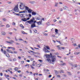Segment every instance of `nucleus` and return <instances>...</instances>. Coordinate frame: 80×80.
Wrapping results in <instances>:
<instances>
[{"label":"nucleus","mask_w":80,"mask_h":80,"mask_svg":"<svg viewBox=\"0 0 80 80\" xmlns=\"http://www.w3.org/2000/svg\"><path fill=\"white\" fill-rule=\"evenodd\" d=\"M34 21H35V18H32L30 20L27 21V22L29 24H32V23H34L35 24L37 22V21H35L34 22Z\"/></svg>","instance_id":"f257e3e1"},{"label":"nucleus","mask_w":80,"mask_h":80,"mask_svg":"<svg viewBox=\"0 0 80 80\" xmlns=\"http://www.w3.org/2000/svg\"><path fill=\"white\" fill-rule=\"evenodd\" d=\"M19 7V8L20 9H21V10H23V9H24V8H25V7L27 6H25V4L23 3L22 2H20Z\"/></svg>","instance_id":"f03ea898"},{"label":"nucleus","mask_w":80,"mask_h":80,"mask_svg":"<svg viewBox=\"0 0 80 80\" xmlns=\"http://www.w3.org/2000/svg\"><path fill=\"white\" fill-rule=\"evenodd\" d=\"M25 10H27L28 13H32L33 12V10L29 8L28 7H25Z\"/></svg>","instance_id":"7ed1b4c3"},{"label":"nucleus","mask_w":80,"mask_h":80,"mask_svg":"<svg viewBox=\"0 0 80 80\" xmlns=\"http://www.w3.org/2000/svg\"><path fill=\"white\" fill-rule=\"evenodd\" d=\"M14 10L15 12H19V11L18 8V5L15 7L14 9Z\"/></svg>","instance_id":"20e7f679"},{"label":"nucleus","mask_w":80,"mask_h":80,"mask_svg":"<svg viewBox=\"0 0 80 80\" xmlns=\"http://www.w3.org/2000/svg\"><path fill=\"white\" fill-rule=\"evenodd\" d=\"M58 29H55V32L56 33H55V35H57V36H58L57 37H56V38H58V37H59V35H60V34H59V33H58Z\"/></svg>","instance_id":"39448f33"},{"label":"nucleus","mask_w":80,"mask_h":80,"mask_svg":"<svg viewBox=\"0 0 80 80\" xmlns=\"http://www.w3.org/2000/svg\"><path fill=\"white\" fill-rule=\"evenodd\" d=\"M2 52L3 53L4 55H5L7 57H10V56H9V54H6L7 52L6 51H5V50H3Z\"/></svg>","instance_id":"423d86ee"},{"label":"nucleus","mask_w":80,"mask_h":80,"mask_svg":"<svg viewBox=\"0 0 80 80\" xmlns=\"http://www.w3.org/2000/svg\"><path fill=\"white\" fill-rule=\"evenodd\" d=\"M56 58V57L55 56H53V57L52 58V62H55V61L56 60V59H55Z\"/></svg>","instance_id":"0eeeda50"},{"label":"nucleus","mask_w":80,"mask_h":80,"mask_svg":"<svg viewBox=\"0 0 80 80\" xmlns=\"http://www.w3.org/2000/svg\"><path fill=\"white\" fill-rule=\"evenodd\" d=\"M26 15L24 13L20 14V16L21 18H25L26 17Z\"/></svg>","instance_id":"6e6552de"},{"label":"nucleus","mask_w":80,"mask_h":80,"mask_svg":"<svg viewBox=\"0 0 80 80\" xmlns=\"http://www.w3.org/2000/svg\"><path fill=\"white\" fill-rule=\"evenodd\" d=\"M30 20V18H22L21 19V20L22 21H23V22H25L26 21H27V20Z\"/></svg>","instance_id":"1a4fd4ad"},{"label":"nucleus","mask_w":80,"mask_h":80,"mask_svg":"<svg viewBox=\"0 0 80 80\" xmlns=\"http://www.w3.org/2000/svg\"><path fill=\"white\" fill-rule=\"evenodd\" d=\"M43 51L46 52V53H49L50 52V51L48 50L46 48H44Z\"/></svg>","instance_id":"9d476101"},{"label":"nucleus","mask_w":80,"mask_h":80,"mask_svg":"<svg viewBox=\"0 0 80 80\" xmlns=\"http://www.w3.org/2000/svg\"><path fill=\"white\" fill-rule=\"evenodd\" d=\"M61 63L60 64V65L61 66H63L66 65V63H65L63 62L62 61H61Z\"/></svg>","instance_id":"9b49d317"},{"label":"nucleus","mask_w":80,"mask_h":80,"mask_svg":"<svg viewBox=\"0 0 80 80\" xmlns=\"http://www.w3.org/2000/svg\"><path fill=\"white\" fill-rule=\"evenodd\" d=\"M31 28H34V27H36V26L35 25V24L33 23L31 25Z\"/></svg>","instance_id":"f8f14e48"},{"label":"nucleus","mask_w":80,"mask_h":80,"mask_svg":"<svg viewBox=\"0 0 80 80\" xmlns=\"http://www.w3.org/2000/svg\"><path fill=\"white\" fill-rule=\"evenodd\" d=\"M47 56L48 57V58H49L50 57V56H51V57H52V54L51 53H50V55L47 54L46 55L47 58Z\"/></svg>","instance_id":"ddd939ff"},{"label":"nucleus","mask_w":80,"mask_h":80,"mask_svg":"<svg viewBox=\"0 0 80 80\" xmlns=\"http://www.w3.org/2000/svg\"><path fill=\"white\" fill-rule=\"evenodd\" d=\"M42 21L41 20L39 22H37V23H38V25H41L42 24Z\"/></svg>","instance_id":"4468645a"},{"label":"nucleus","mask_w":80,"mask_h":80,"mask_svg":"<svg viewBox=\"0 0 80 80\" xmlns=\"http://www.w3.org/2000/svg\"><path fill=\"white\" fill-rule=\"evenodd\" d=\"M2 34L3 35V36H5L6 35V32H1Z\"/></svg>","instance_id":"2eb2a0df"},{"label":"nucleus","mask_w":80,"mask_h":80,"mask_svg":"<svg viewBox=\"0 0 80 80\" xmlns=\"http://www.w3.org/2000/svg\"><path fill=\"white\" fill-rule=\"evenodd\" d=\"M32 15H36V14H37V13L35 12H32Z\"/></svg>","instance_id":"dca6fc26"},{"label":"nucleus","mask_w":80,"mask_h":80,"mask_svg":"<svg viewBox=\"0 0 80 80\" xmlns=\"http://www.w3.org/2000/svg\"><path fill=\"white\" fill-rule=\"evenodd\" d=\"M30 3H31V4H33L35 3V1H30L29 2Z\"/></svg>","instance_id":"f3484780"},{"label":"nucleus","mask_w":80,"mask_h":80,"mask_svg":"<svg viewBox=\"0 0 80 80\" xmlns=\"http://www.w3.org/2000/svg\"><path fill=\"white\" fill-rule=\"evenodd\" d=\"M79 48H80V45H78V47H76L75 49H79Z\"/></svg>","instance_id":"a211bd4d"},{"label":"nucleus","mask_w":80,"mask_h":80,"mask_svg":"<svg viewBox=\"0 0 80 80\" xmlns=\"http://www.w3.org/2000/svg\"><path fill=\"white\" fill-rule=\"evenodd\" d=\"M63 9L64 10H68V8H67V7L65 6L64 7Z\"/></svg>","instance_id":"6ab92c4d"},{"label":"nucleus","mask_w":80,"mask_h":80,"mask_svg":"<svg viewBox=\"0 0 80 80\" xmlns=\"http://www.w3.org/2000/svg\"><path fill=\"white\" fill-rule=\"evenodd\" d=\"M7 51V52H9L10 53V52H11V50H9L8 49H7L6 50Z\"/></svg>","instance_id":"aec40b11"},{"label":"nucleus","mask_w":80,"mask_h":80,"mask_svg":"<svg viewBox=\"0 0 80 80\" xmlns=\"http://www.w3.org/2000/svg\"><path fill=\"white\" fill-rule=\"evenodd\" d=\"M21 32H22V34H27V33H25V32H24L23 31H21Z\"/></svg>","instance_id":"412c9836"},{"label":"nucleus","mask_w":80,"mask_h":80,"mask_svg":"<svg viewBox=\"0 0 80 80\" xmlns=\"http://www.w3.org/2000/svg\"><path fill=\"white\" fill-rule=\"evenodd\" d=\"M10 26L8 24H7L6 25V28H9L10 27Z\"/></svg>","instance_id":"4be33fe9"},{"label":"nucleus","mask_w":80,"mask_h":80,"mask_svg":"<svg viewBox=\"0 0 80 80\" xmlns=\"http://www.w3.org/2000/svg\"><path fill=\"white\" fill-rule=\"evenodd\" d=\"M14 70L15 71H17V70H18V68H14Z\"/></svg>","instance_id":"5701e85b"},{"label":"nucleus","mask_w":80,"mask_h":80,"mask_svg":"<svg viewBox=\"0 0 80 80\" xmlns=\"http://www.w3.org/2000/svg\"><path fill=\"white\" fill-rule=\"evenodd\" d=\"M47 61H48V62H49L50 63V62H51V60L49 59H47Z\"/></svg>","instance_id":"b1692460"},{"label":"nucleus","mask_w":80,"mask_h":80,"mask_svg":"<svg viewBox=\"0 0 80 80\" xmlns=\"http://www.w3.org/2000/svg\"><path fill=\"white\" fill-rule=\"evenodd\" d=\"M73 67L74 68H75V67H78V66L77 65L75 64L73 66Z\"/></svg>","instance_id":"393cba45"},{"label":"nucleus","mask_w":80,"mask_h":80,"mask_svg":"<svg viewBox=\"0 0 80 80\" xmlns=\"http://www.w3.org/2000/svg\"><path fill=\"white\" fill-rule=\"evenodd\" d=\"M46 47L48 50H50V47H49L46 46Z\"/></svg>","instance_id":"a878e982"},{"label":"nucleus","mask_w":80,"mask_h":80,"mask_svg":"<svg viewBox=\"0 0 80 80\" xmlns=\"http://www.w3.org/2000/svg\"><path fill=\"white\" fill-rule=\"evenodd\" d=\"M60 73H64V72H63V70H61V72H60Z\"/></svg>","instance_id":"bb28decb"},{"label":"nucleus","mask_w":80,"mask_h":80,"mask_svg":"<svg viewBox=\"0 0 80 80\" xmlns=\"http://www.w3.org/2000/svg\"><path fill=\"white\" fill-rule=\"evenodd\" d=\"M27 10H25L23 11V13H27Z\"/></svg>","instance_id":"cd10ccee"},{"label":"nucleus","mask_w":80,"mask_h":80,"mask_svg":"<svg viewBox=\"0 0 80 80\" xmlns=\"http://www.w3.org/2000/svg\"><path fill=\"white\" fill-rule=\"evenodd\" d=\"M20 27H22V28H24V27L23 26V25H22V24L20 25Z\"/></svg>","instance_id":"c85d7f7f"},{"label":"nucleus","mask_w":80,"mask_h":80,"mask_svg":"<svg viewBox=\"0 0 80 80\" xmlns=\"http://www.w3.org/2000/svg\"><path fill=\"white\" fill-rule=\"evenodd\" d=\"M58 5V3H56L54 7H57Z\"/></svg>","instance_id":"c756f323"},{"label":"nucleus","mask_w":80,"mask_h":80,"mask_svg":"<svg viewBox=\"0 0 80 80\" xmlns=\"http://www.w3.org/2000/svg\"><path fill=\"white\" fill-rule=\"evenodd\" d=\"M57 47H58V48L59 50H60V48H60V46L58 45L57 46Z\"/></svg>","instance_id":"7c9ffc66"},{"label":"nucleus","mask_w":80,"mask_h":80,"mask_svg":"<svg viewBox=\"0 0 80 80\" xmlns=\"http://www.w3.org/2000/svg\"><path fill=\"white\" fill-rule=\"evenodd\" d=\"M1 47L2 48H6V47H5V46L3 45H1Z\"/></svg>","instance_id":"2f4dec72"},{"label":"nucleus","mask_w":80,"mask_h":80,"mask_svg":"<svg viewBox=\"0 0 80 80\" xmlns=\"http://www.w3.org/2000/svg\"><path fill=\"white\" fill-rule=\"evenodd\" d=\"M10 43H11V44H12V43H13L14 42V41L13 40H11L10 42Z\"/></svg>","instance_id":"473e14b6"},{"label":"nucleus","mask_w":80,"mask_h":80,"mask_svg":"<svg viewBox=\"0 0 80 80\" xmlns=\"http://www.w3.org/2000/svg\"><path fill=\"white\" fill-rule=\"evenodd\" d=\"M2 20H3V21H7V19H5V18H2Z\"/></svg>","instance_id":"72a5a7b5"},{"label":"nucleus","mask_w":80,"mask_h":80,"mask_svg":"<svg viewBox=\"0 0 80 80\" xmlns=\"http://www.w3.org/2000/svg\"><path fill=\"white\" fill-rule=\"evenodd\" d=\"M31 17H32V15L30 14H29L28 17H29V18H31Z\"/></svg>","instance_id":"f704fd0d"},{"label":"nucleus","mask_w":80,"mask_h":80,"mask_svg":"<svg viewBox=\"0 0 80 80\" xmlns=\"http://www.w3.org/2000/svg\"><path fill=\"white\" fill-rule=\"evenodd\" d=\"M52 12H55V9H52Z\"/></svg>","instance_id":"c9c22d12"},{"label":"nucleus","mask_w":80,"mask_h":80,"mask_svg":"<svg viewBox=\"0 0 80 80\" xmlns=\"http://www.w3.org/2000/svg\"><path fill=\"white\" fill-rule=\"evenodd\" d=\"M71 40L72 42H74L75 39H73V38H72L71 39Z\"/></svg>","instance_id":"e433bc0d"},{"label":"nucleus","mask_w":80,"mask_h":80,"mask_svg":"<svg viewBox=\"0 0 80 80\" xmlns=\"http://www.w3.org/2000/svg\"><path fill=\"white\" fill-rule=\"evenodd\" d=\"M68 73V75H71V73H70V72H67Z\"/></svg>","instance_id":"4c0bfd02"},{"label":"nucleus","mask_w":80,"mask_h":80,"mask_svg":"<svg viewBox=\"0 0 80 80\" xmlns=\"http://www.w3.org/2000/svg\"><path fill=\"white\" fill-rule=\"evenodd\" d=\"M30 66H31V68H32V69H35V68L32 67V65H30Z\"/></svg>","instance_id":"58836bf2"},{"label":"nucleus","mask_w":80,"mask_h":80,"mask_svg":"<svg viewBox=\"0 0 80 80\" xmlns=\"http://www.w3.org/2000/svg\"><path fill=\"white\" fill-rule=\"evenodd\" d=\"M59 43H60V45H63V43H61L60 42V41H59Z\"/></svg>","instance_id":"ea45409f"},{"label":"nucleus","mask_w":80,"mask_h":80,"mask_svg":"<svg viewBox=\"0 0 80 80\" xmlns=\"http://www.w3.org/2000/svg\"><path fill=\"white\" fill-rule=\"evenodd\" d=\"M60 12H62V11H63V9L62 8H60Z\"/></svg>","instance_id":"a19ab883"},{"label":"nucleus","mask_w":80,"mask_h":80,"mask_svg":"<svg viewBox=\"0 0 80 80\" xmlns=\"http://www.w3.org/2000/svg\"><path fill=\"white\" fill-rule=\"evenodd\" d=\"M30 52H32L33 53H35V52H33L32 51H30Z\"/></svg>","instance_id":"79ce46f5"},{"label":"nucleus","mask_w":80,"mask_h":80,"mask_svg":"<svg viewBox=\"0 0 80 80\" xmlns=\"http://www.w3.org/2000/svg\"><path fill=\"white\" fill-rule=\"evenodd\" d=\"M31 61H33L34 59L33 58H30Z\"/></svg>","instance_id":"37998d69"},{"label":"nucleus","mask_w":80,"mask_h":80,"mask_svg":"<svg viewBox=\"0 0 80 80\" xmlns=\"http://www.w3.org/2000/svg\"><path fill=\"white\" fill-rule=\"evenodd\" d=\"M7 3H8V4H10V3H12V2H8Z\"/></svg>","instance_id":"c03bdc74"},{"label":"nucleus","mask_w":80,"mask_h":80,"mask_svg":"<svg viewBox=\"0 0 80 80\" xmlns=\"http://www.w3.org/2000/svg\"><path fill=\"white\" fill-rule=\"evenodd\" d=\"M55 72H56V74H58V72L57 71H55Z\"/></svg>","instance_id":"a18cd8bd"},{"label":"nucleus","mask_w":80,"mask_h":80,"mask_svg":"<svg viewBox=\"0 0 80 80\" xmlns=\"http://www.w3.org/2000/svg\"><path fill=\"white\" fill-rule=\"evenodd\" d=\"M14 53H17L18 52H17V51H14Z\"/></svg>","instance_id":"49530a36"},{"label":"nucleus","mask_w":80,"mask_h":80,"mask_svg":"<svg viewBox=\"0 0 80 80\" xmlns=\"http://www.w3.org/2000/svg\"><path fill=\"white\" fill-rule=\"evenodd\" d=\"M12 50H15V48L12 47Z\"/></svg>","instance_id":"de8ad7c7"},{"label":"nucleus","mask_w":80,"mask_h":80,"mask_svg":"<svg viewBox=\"0 0 80 80\" xmlns=\"http://www.w3.org/2000/svg\"><path fill=\"white\" fill-rule=\"evenodd\" d=\"M34 32L36 33H37V30L35 29L34 30Z\"/></svg>","instance_id":"09e8293b"},{"label":"nucleus","mask_w":80,"mask_h":80,"mask_svg":"<svg viewBox=\"0 0 80 80\" xmlns=\"http://www.w3.org/2000/svg\"><path fill=\"white\" fill-rule=\"evenodd\" d=\"M12 25H16L15 23L13 22L12 23Z\"/></svg>","instance_id":"8fccbe9b"},{"label":"nucleus","mask_w":80,"mask_h":80,"mask_svg":"<svg viewBox=\"0 0 80 80\" xmlns=\"http://www.w3.org/2000/svg\"><path fill=\"white\" fill-rule=\"evenodd\" d=\"M13 78V79H14L15 80H17V79L16 78H15V77H13V78Z\"/></svg>","instance_id":"3c124183"},{"label":"nucleus","mask_w":80,"mask_h":80,"mask_svg":"<svg viewBox=\"0 0 80 80\" xmlns=\"http://www.w3.org/2000/svg\"><path fill=\"white\" fill-rule=\"evenodd\" d=\"M37 66L38 67H40V64H39L38 65H37Z\"/></svg>","instance_id":"603ef678"},{"label":"nucleus","mask_w":80,"mask_h":80,"mask_svg":"<svg viewBox=\"0 0 80 80\" xmlns=\"http://www.w3.org/2000/svg\"><path fill=\"white\" fill-rule=\"evenodd\" d=\"M62 49V50H65V47H62L61 48Z\"/></svg>","instance_id":"864d4df0"},{"label":"nucleus","mask_w":80,"mask_h":80,"mask_svg":"<svg viewBox=\"0 0 80 80\" xmlns=\"http://www.w3.org/2000/svg\"><path fill=\"white\" fill-rule=\"evenodd\" d=\"M23 42H24V43H28V42H27L26 41H23Z\"/></svg>","instance_id":"5fc2aeb1"},{"label":"nucleus","mask_w":80,"mask_h":80,"mask_svg":"<svg viewBox=\"0 0 80 80\" xmlns=\"http://www.w3.org/2000/svg\"><path fill=\"white\" fill-rule=\"evenodd\" d=\"M38 61H39V62H42V60L39 59L38 60Z\"/></svg>","instance_id":"6e6d98bb"},{"label":"nucleus","mask_w":80,"mask_h":80,"mask_svg":"<svg viewBox=\"0 0 80 80\" xmlns=\"http://www.w3.org/2000/svg\"><path fill=\"white\" fill-rule=\"evenodd\" d=\"M21 63H22V64H23V63H24V61H21Z\"/></svg>","instance_id":"4d7b16f0"},{"label":"nucleus","mask_w":80,"mask_h":80,"mask_svg":"<svg viewBox=\"0 0 80 80\" xmlns=\"http://www.w3.org/2000/svg\"><path fill=\"white\" fill-rule=\"evenodd\" d=\"M13 61H17V59L14 58L13 59Z\"/></svg>","instance_id":"13d9d810"},{"label":"nucleus","mask_w":80,"mask_h":80,"mask_svg":"<svg viewBox=\"0 0 80 80\" xmlns=\"http://www.w3.org/2000/svg\"><path fill=\"white\" fill-rule=\"evenodd\" d=\"M6 42L7 43H10V44H11V43L10 42L7 41Z\"/></svg>","instance_id":"bf43d9fd"},{"label":"nucleus","mask_w":80,"mask_h":80,"mask_svg":"<svg viewBox=\"0 0 80 80\" xmlns=\"http://www.w3.org/2000/svg\"><path fill=\"white\" fill-rule=\"evenodd\" d=\"M57 77L58 78H60V75H58L57 76Z\"/></svg>","instance_id":"052dcab7"},{"label":"nucleus","mask_w":80,"mask_h":80,"mask_svg":"<svg viewBox=\"0 0 80 80\" xmlns=\"http://www.w3.org/2000/svg\"><path fill=\"white\" fill-rule=\"evenodd\" d=\"M73 46H74V47L76 45V43H74L73 44Z\"/></svg>","instance_id":"680f3d73"},{"label":"nucleus","mask_w":80,"mask_h":80,"mask_svg":"<svg viewBox=\"0 0 80 80\" xmlns=\"http://www.w3.org/2000/svg\"><path fill=\"white\" fill-rule=\"evenodd\" d=\"M51 77H52V75H50L49 76V78H51Z\"/></svg>","instance_id":"e2e57ef3"},{"label":"nucleus","mask_w":80,"mask_h":80,"mask_svg":"<svg viewBox=\"0 0 80 80\" xmlns=\"http://www.w3.org/2000/svg\"><path fill=\"white\" fill-rule=\"evenodd\" d=\"M1 27H5V25H1Z\"/></svg>","instance_id":"0e129e2a"},{"label":"nucleus","mask_w":80,"mask_h":80,"mask_svg":"<svg viewBox=\"0 0 80 80\" xmlns=\"http://www.w3.org/2000/svg\"><path fill=\"white\" fill-rule=\"evenodd\" d=\"M23 13V11H21V12H20L19 13Z\"/></svg>","instance_id":"69168bd1"},{"label":"nucleus","mask_w":80,"mask_h":80,"mask_svg":"<svg viewBox=\"0 0 80 80\" xmlns=\"http://www.w3.org/2000/svg\"><path fill=\"white\" fill-rule=\"evenodd\" d=\"M52 37H55V35H52Z\"/></svg>","instance_id":"338daca9"},{"label":"nucleus","mask_w":80,"mask_h":80,"mask_svg":"<svg viewBox=\"0 0 80 80\" xmlns=\"http://www.w3.org/2000/svg\"><path fill=\"white\" fill-rule=\"evenodd\" d=\"M18 73H21V70H19L18 71Z\"/></svg>","instance_id":"774afa93"}]
</instances>
